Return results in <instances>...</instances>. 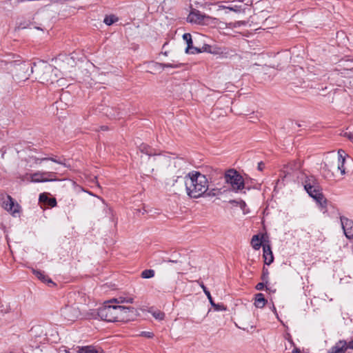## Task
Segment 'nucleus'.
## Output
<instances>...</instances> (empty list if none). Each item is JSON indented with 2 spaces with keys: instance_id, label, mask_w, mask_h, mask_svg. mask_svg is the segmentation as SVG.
Segmentation results:
<instances>
[{
  "instance_id": "1",
  "label": "nucleus",
  "mask_w": 353,
  "mask_h": 353,
  "mask_svg": "<svg viewBox=\"0 0 353 353\" xmlns=\"http://www.w3.org/2000/svg\"><path fill=\"white\" fill-rule=\"evenodd\" d=\"M137 310L132 307L115 305L104 302L103 306L98 310V315L101 319L108 322H127L136 316Z\"/></svg>"
},
{
  "instance_id": "2",
  "label": "nucleus",
  "mask_w": 353,
  "mask_h": 353,
  "mask_svg": "<svg viewBox=\"0 0 353 353\" xmlns=\"http://www.w3.org/2000/svg\"><path fill=\"white\" fill-rule=\"evenodd\" d=\"M185 185L189 196L199 198L208 190L209 183L205 175L192 171L185 176Z\"/></svg>"
},
{
  "instance_id": "3",
  "label": "nucleus",
  "mask_w": 353,
  "mask_h": 353,
  "mask_svg": "<svg viewBox=\"0 0 353 353\" xmlns=\"http://www.w3.org/2000/svg\"><path fill=\"white\" fill-rule=\"evenodd\" d=\"M34 66L36 68L35 72L41 83L49 84L58 81L59 71L52 65L40 61L37 63H34Z\"/></svg>"
},
{
  "instance_id": "4",
  "label": "nucleus",
  "mask_w": 353,
  "mask_h": 353,
  "mask_svg": "<svg viewBox=\"0 0 353 353\" xmlns=\"http://www.w3.org/2000/svg\"><path fill=\"white\" fill-rule=\"evenodd\" d=\"M8 69L18 80H26L34 72L33 66L28 63L12 62Z\"/></svg>"
},
{
  "instance_id": "5",
  "label": "nucleus",
  "mask_w": 353,
  "mask_h": 353,
  "mask_svg": "<svg viewBox=\"0 0 353 353\" xmlns=\"http://www.w3.org/2000/svg\"><path fill=\"white\" fill-rule=\"evenodd\" d=\"M171 159L163 154H154L148 157V162L143 165L146 172H152L155 169H162L168 167Z\"/></svg>"
},
{
  "instance_id": "6",
  "label": "nucleus",
  "mask_w": 353,
  "mask_h": 353,
  "mask_svg": "<svg viewBox=\"0 0 353 353\" xmlns=\"http://www.w3.org/2000/svg\"><path fill=\"white\" fill-rule=\"evenodd\" d=\"M225 183L230 185L234 191L241 190L244 188V180L243 176L236 170L231 169L228 170L224 175Z\"/></svg>"
},
{
  "instance_id": "7",
  "label": "nucleus",
  "mask_w": 353,
  "mask_h": 353,
  "mask_svg": "<svg viewBox=\"0 0 353 353\" xmlns=\"http://www.w3.org/2000/svg\"><path fill=\"white\" fill-rule=\"evenodd\" d=\"M54 172H40L38 171L33 174H26L21 177L23 181H30L33 183L47 182L55 181Z\"/></svg>"
},
{
  "instance_id": "8",
  "label": "nucleus",
  "mask_w": 353,
  "mask_h": 353,
  "mask_svg": "<svg viewBox=\"0 0 353 353\" xmlns=\"http://www.w3.org/2000/svg\"><path fill=\"white\" fill-rule=\"evenodd\" d=\"M81 312L76 305H66L60 310V315L63 321L74 322L79 316Z\"/></svg>"
},
{
  "instance_id": "9",
  "label": "nucleus",
  "mask_w": 353,
  "mask_h": 353,
  "mask_svg": "<svg viewBox=\"0 0 353 353\" xmlns=\"http://www.w3.org/2000/svg\"><path fill=\"white\" fill-rule=\"evenodd\" d=\"M305 189L310 196L314 198L322 207L325 206L326 200L319 190L318 187L306 184Z\"/></svg>"
},
{
  "instance_id": "10",
  "label": "nucleus",
  "mask_w": 353,
  "mask_h": 353,
  "mask_svg": "<svg viewBox=\"0 0 353 353\" xmlns=\"http://www.w3.org/2000/svg\"><path fill=\"white\" fill-rule=\"evenodd\" d=\"M3 207L13 216L18 214L21 208L20 205L10 196H6L3 202Z\"/></svg>"
},
{
  "instance_id": "11",
  "label": "nucleus",
  "mask_w": 353,
  "mask_h": 353,
  "mask_svg": "<svg viewBox=\"0 0 353 353\" xmlns=\"http://www.w3.org/2000/svg\"><path fill=\"white\" fill-rule=\"evenodd\" d=\"M346 157L347 154L343 150H339L337 154V160L333 166V169L336 168V170L340 171L342 175L345 174L346 167L345 163L346 161Z\"/></svg>"
},
{
  "instance_id": "12",
  "label": "nucleus",
  "mask_w": 353,
  "mask_h": 353,
  "mask_svg": "<svg viewBox=\"0 0 353 353\" xmlns=\"http://www.w3.org/2000/svg\"><path fill=\"white\" fill-rule=\"evenodd\" d=\"M341 223L345 236L351 239L353 238V221L346 217H341Z\"/></svg>"
},
{
  "instance_id": "13",
  "label": "nucleus",
  "mask_w": 353,
  "mask_h": 353,
  "mask_svg": "<svg viewBox=\"0 0 353 353\" xmlns=\"http://www.w3.org/2000/svg\"><path fill=\"white\" fill-rule=\"evenodd\" d=\"M183 39L186 41L188 46L185 49L186 53L195 54L201 52L200 50L192 46V36L190 33H185L183 35Z\"/></svg>"
},
{
  "instance_id": "14",
  "label": "nucleus",
  "mask_w": 353,
  "mask_h": 353,
  "mask_svg": "<svg viewBox=\"0 0 353 353\" xmlns=\"http://www.w3.org/2000/svg\"><path fill=\"white\" fill-rule=\"evenodd\" d=\"M205 18V17L202 15L199 11L194 10L190 12L187 19L190 23H201Z\"/></svg>"
},
{
  "instance_id": "15",
  "label": "nucleus",
  "mask_w": 353,
  "mask_h": 353,
  "mask_svg": "<svg viewBox=\"0 0 353 353\" xmlns=\"http://www.w3.org/2000/svg\"><path fill=\"white\" fill-rule=\"evenodd\" d=\"M263 258L267 265H270L273 262L274 256L269 245H263Z\"/></svg>"
},
{
  "instance_id": "16",
  "label": "nucleus",
  "mask_w": 353,
  "mask_h": 353,
  "mask_svg": "<svg viewBox=\"0 0 353 353\" xmlns=\"http://www.w3.org/2000/svg\"><path fill=\"white\" fill-rule=\"evenodd\" d=\"M347 349V343L345 341H339L332 347L328 353H345Z\"/></svg>"
},
{
  "instance_id": "17",
  "label": "nucleus",
  "mask_w": 353,
  "mask_h": 353,
  "mask_svg": "<svg viewBox=\"0 0 353 353\" xmlns=\"http://www.w3.org/2000/svg\"><path fill=\"white\" fill-rule=\"evenodd\" d=\"M76 353H103V351L100 347H96L92 345H86L79 347Z\"/></svg>"
},
{
  "instance_id": "18",
  "label": "nucleus",
  "mask_w": 353,
  "mask_h": 353,
  "mask_svg": "<svg viewBox=\"0 0 353 353\" xmlns=\"http://www.w3.org/2000/svg\"><path fill=\"white\" fill-rule=\"evenodd\" d=\"M134 298L132 296H120L117 298L109 300V303H114L115 305H121L123 303H132Z\"/></svg>"
},
{
  "instance_id": "19",
  "label": "nucleus",
  "mask_w": 353,
  "mask_h": 353,
  "mask_svg": "<svg viewBox=\"0 0 353 353\" xmlns=\"http://www.w3.org/2000/svg\"><path fill=\"white\" fill-rule=\"evenodd\" d=\"M39 201L43 202L50 207H54L57 205V201L55 198H49L47 194L43 193L39 196Z\"/></svg>"
},
{
  "instance_id": "20",
  "label": "nucleus",
  "mask_w": 353,
  "mask_h": 353,
  "mask_svg": "<svg viewBox=\"0 0 353 353\" xmlns=\"http://www.w3.org/2000/svg\"><path fill=\"white\" fill-rule=\"evenodd\" d=\"M153 65L156 69H161V70H163L165 68H179L181 66V63H154Z\"/></svg>"
},
{
  "instance_id": "21",
  "label": "nucleus",
  "mask_w": 353,
  "mask_h": 353,
  "mask_svg": "<svg viewBox=\"0 0 353 353\" xmlns=\"http://www.w3.org/2000/svg\"><path fill=\"white\" fill-rule=\"evenodd\" d=\"M266 303V300L261 293H259L255 296L254 305L258 308H263Z\"/></svg>"
},
{
  "instance_id": "22",
  "label": "nucleus",
  "mask_w": 353,
  "mask_h": 353,
  "mask_svg": "<svg viewBox=\"0 0 353 353\" xmlns=\"http://www.w3.org/2000/svg\"><path fill=\"white\" fill-rule=\"evenodd\" d=\"M33 274L41 281L45 283H52V281L50 279L48 278L46 275H45L43 272H41L40 270H32Z\"/></svg>"
},
{
  "instance_id": "23",
  "label": "nucleus",
  "mask_w": 353,
  "mask_h": 353,
  "mask_svg": "<svg viewBox=\"0 0 353 353\" xmlns=\"http://www.w3.org/2000/svg\"><path fill=\"white\" fill-rule=\"evenodd\" d=\"M262 241L259 235H254L251 240V245L254 250H259L261 248Z\"/></svg>"
},
{
  "instance_id": "24",
  "label": "nucleus",
  "mask_w": 353,
  "mask_h": 353,
  "mask_svg": "<svg viewBox=\"0 0 353 353\" xmlns=\"http://www.w3.org/2000/svg\"><path fill=\"white\" fill-rule=\"evenodd\" d=\"M154 276L153 270H145L141 272V277L143 279H150Z\"/></svg>"
},
{
  "instance_id": "25",
  "label": "nucleus",
  "mask_w": 353,
  "mask_h": 353,
  "mask_svg": "<svg viewBox=\"0 0 353 353\" xmlns=\"http://www.w3.org/2000/svg\"><path fill=\"white\" fill-rule=\"evenodd\" d=\"M117 21V17H115L114 15H110V16H106L104 18L103 22L106 25L110 26V25L113 24Z\"/></svg>"
},
{
  "instance_id": "26",
  "label": "nucleus",
  "mask_w": 353,
  "mask_h": 353,
  "mask_svg": "<svg viewBox=\"0 0 353 353\" xmlns=\"http://www.w3.org/2000/svg\"><path fill=\"white\" fill-rule=\"evenodd\" d=\"M201 287L203 289V290L204 293L205 294V295L207 296V297H208L210 304L212 306H215L216 304L214 303L213 299H212V298L211 296V294H210V292L207 290V288H205V286L203 284H201Z\"/></svg>"
},
{
  "instance_id": "27",
  "label": "nucleus",
  "mask_w": 353,
  "mask_h": 353,
  "mask_svg": "<svg viewBox=\"0 0 353 353\" xmlns=\"http://www.w3.org/2000/svg\"><path fill=\"white\" fill-rule=\"evenodd\" d=\"M139 150L141 151V152L149 155V157L152 156L150 148L145 144H141L139 146Z\"/></svg>"
},
{
  "instance_id": "28",
  "label": "nucleus",
  "mask_w": 353,
  "mask_h": 353,
  "mask_svg": "<svg viewBox=\"0 0 353 353\" xmlns=\"http://www.w3.org/2000/svg\"><path fill=\"white\" fill-rule=\"evenodd\" d=\"M152 315L158 320H163L165 317V314L159 310H155L152 312Z\"/></svg>"
},
{
  "instance_id": "29",
  "label": "nucleus",
  "mask_w": 353,
  "mask_h": 353,
  "mask_svg": "<svg viewBox=\"0 0 353 353\" xmlns=\"http://www.w3.org/2000/svg\"><path fill=\"white\" fill-rule=\"evenodd\" d=\"M141 336H145L147 338H152L154 336V334L151 332H142L141 333Z\"/></svg>"
},
{
  "instance_id": "30",
  "label": "nucleus",
  "mask_w": 353,
  "mask_h": 353,
  "mask_svg": "<svg viewBox=\"0 0 353 353\" xmlns=\"http://www.w3.org/2000/svg\"><path fill=\"white\" fill-rule=\"evenodd\" d=\"M232 7L234 8L233 12H240L243 10L241 5H234V6H232Z\"/></svg>"
},
{
  "instance_id": "31",
  "label": "nucleus",
  "mask_w": 353,
  "mask_h": 353,
  "mask_svg": "<svg viewBox=\"0 0 353 353\" xmlns=\"http://www.w3.org/2000/svg\"><path fill=\"white\" fill-rule=\"evenodd\" d=\"M46 160H48V159H46V158H43V159L34 158V163L35 164H40L42 161H46Z\"/></svg>"
},
{
  "instance_id": "32",
  "label": "nucleus",
  "mask_w": 353,
  "mask_h": 353,
  "mask_svg": "<svg viewBox=\"0 0 353 353\" xmlns=\"http://www.w3.org/2000/svg\"><path fill=\"white\" fill-rule=\"evenodd\" d=\"M264 288V284L263 283H259L256 285V289L257 290H262Z\"/></svg>"
},
{
  "instance_id": "33",
  "label": "nucleus",
  "mask_w": 353,
  "mask_h": 353,
  "mask_svg": "<svg viewBox=\"0 0 353 353\" xmlns=\"http://www.w3.org/2000/svg\"><path fill=\"white\" fill-rule=\"evenodd\" d=\"M347 348L353 349V339L347 344Z\"/></svg>"
},
{
  "instance_id": "34",
  "label": "nucleus",
  "mask_w": 353,
  "mask_h": 353,
  "mask_svg": "<svg viewBox=\"0 0 353 353\" xmlns=\"http://www.w3.org/2000/svg\"><path fill=\"white\" fill-rule=\"evenodd\" d=\"M222 8H224V9L229 10L230 11H233V9H234L232 6H223Z\"/></svg>"
},
{
  "instance_id": "35",
  "label": "nucleus",
  "mask_w": 353,
  "mask_h": 353,
  "mask_svg": "<svg viewBox=\"0 0 353 353\" xmlns=\"http://www.w3.org/2000/svg\"><path fill=\"white\" fill-rule=\"evenodd\" d=\"M239 203L241 208H243L245 206V203L243 201H241Z\"/></svg>"
},
{
  "instance_id": "36",
  "label": "nucleus",
  "mask_w": 353,
  "mask_h": 353,
  "mask_svg": "<svg viewBox=\"0 0 353 353\" xmlns=\"http://www.w3.org/2000/svg\"><path fill=\"white\" fill-rule=\"evenodd\" d=\"M51 161H54V162H56V163H60V164H62V163L59 162V161H57V160L54 159H50Z\"/></svg>"
},
{
  "instance_id": "37",
  "label": "nucleus",
  "mask_w": 353,
  "mask_h": 353,
  "mask_svg": "<svg viewBox=\"0 0 353 353\" xmlns=\"http://www.w3.org/2000/svg\"><path fill=\"white\" fill-rule=\"evenodd\" d=\"M268 274V271L266 270V272H263V279H265V276H266V275Z\"/></svg>"
},
{
  "instance_id": "38",
  "label": "nucleus",
  "mask_w": 353,
  "mask_h": 353,
  "mask_svg": "<svg viewBox=\"0 0 353 353\" xmlns=\"http://www.w3.org/2000/svg\"><path fill=\"white\" fill-rule=\"evenodd\" d=\"M214 307L216 309L219 308V305H215V306H214Z\"/></svg>"
}]
</instances>
